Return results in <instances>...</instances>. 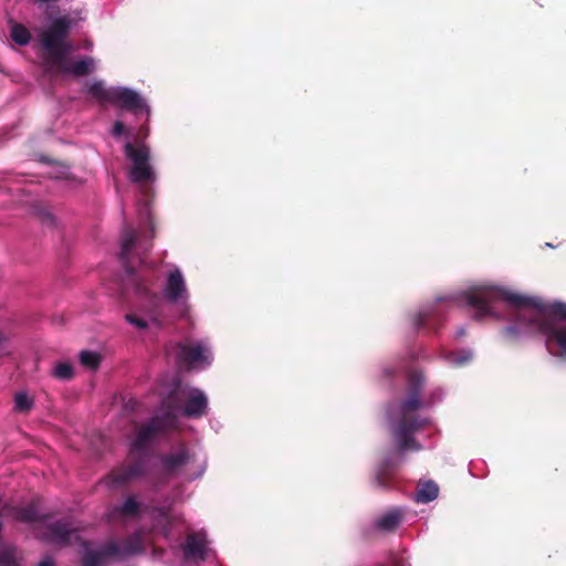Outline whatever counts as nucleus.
I'll return each mask as SVG.
<instances>
[{
    "instance_id": "nucleus-1",
    "label": "nucleus",
    "mask_w": 566,
    "mask_h": 566,
    "mask_svg": "<svg viewBox=\"0 0 566 566\" xmlns=\"http://www.w3.org/2000/svg\"><path fill=\"white\" fill-rule=\"evenodd\" d=\"M455 307L474 310L473 318L478 321L489 316L510 321L502 329L503 336L510 340L539 334L552 355L566 358L564 302H544L504 285L481 284L422 304L410 318L412 327L439 334L447 314Z\"/></svg>"
},
{
    "instance_id": "nucleus-2",
    "label": "nucleus",
    "mask_w": 566,
    "mask_h": 566,
    "mask_svg": "<svg viewBox=\"0 0 566 566\" xmlns=\"http://www.w3.org/2000/svg\"><path fill=\"white\" fill-rule=\"evenodd\" d=\"M151 248L149 239L138 240L136 232L129 226H125L120 233V252L125 273L122 280V293L132 294L136 302L125 319L138 331L157 332L166 324L165 302L179 307L182 315L190 311V292L182 270L176 264H168L164 276L161 295L155 290L156 277L153 266H145L139 256L140 268L134 269L130 262V253L134 249L147 252Z\"/></svg>"
},
{
    "instance_id": "nucleus-3",
    "label": "nucleus",
    "mask_w": 566,
    "mask_h": 566,
    "mask_svg": "<svg viewBox=\"0 0 566 566\" xmlns=\"http://www.w3.org/2000/svg\"><path fill=\"white\" fill-rule=\"evenodd\" d=\"M426 384L427 379L422 371H410L407 376L405 397L389 402L386 408L388 429L397 450L387 453L376 468L375 484L380 489L389 488L388 472L405 462L407 452H418L424 448L417 436L431 427L432 419L422 415L421 410L433 408L447 396L446 388L441 386L433 387L422 395Z\"/></svg>"
},
{
    "instance_id": "nucleus-4",
    "label": "nucleus",
    "mask_w": 566,
    "mask_h": 566,
    "mask_svg": "<svg viewBox=\"0 0 566 566\" xmlns=\"http://www.w3.org/2000/svg\"><path fill=\"white\" fill-rule=\"evenodd\" d=\"M50 25L44 28L40 34L43 49L48 52L51 63L63 73L75 76H84L95 71L96 61L91 56H83L73 62L67 55L73 50L72 43L67 40L73 27V20L69 14L49 17Z\"/></svg>"
},
{
    "instance_id": "nucleus-5",
    "label": "nucleus",
    "mask_w": 566,
    "mask_h": 566,
    "mask_svg": "<svg viewBox=\"0 0 566 566\" xmlns=\"http://www.w3.org/2000/svg\"><path fill=\"white\" fill-rule=\"evenodd\" d=\"M177 428V408L169 399H163L158 412L142 423L129 442V454H146L161 436Z\"/></svg>"
},
{
    "instance_id": "nucleus-6",
    "label": "nucleus",
    "mask_w": 566,
    "mask_h": 566,
    "mask_svg": "<svg viewBox=\"0 0 566 566\" xmlns=\"http://www.w3.org/2000/svg\"><path fill=\"white\" fill-rule=\"evenodd\" d=\"M157 469L166 478L184 476L192 482L202 478L207 470V461L196 463L195 455L190 450L181 446L178 449L158 457Z\"/></svg>"
},
{
    "instance_id": "nucleus-7",
    "label": "nucleus",
    "mask_w": 566,
    "mask_h": 566,
    "mask_svg": "<svg viewBox=\"0 0 566 566\" xmlns=\"http://www.w3.org/2000/svg\"><path fill=\"white\" fill-rule=\"evenodd\" d=\"M124 153L130 161L128 170L130 182L139 186L145 198L150 197L153 195L151 186L157 180L156 171L150 164V148L145 144L134 145L132 142H127Z\"/></svg>"
},
{
    "instance_id": "nucleus-8",
    "label": "nucleus",
    "mask_w": 566,
    "mask_h": 566,
    "mask_svg": "<svg viewBox=\"0 0 566 566\" xmlns=\"http://www.w3.org/2000/svg\"><path fill=\"white\" fill-rule=\"evenodd\" d=\"M175 359L178 366L188 370H205L212 365V346L207 338L190 343H176Z\"/></svg>"
},
{
    "instance_id": "nucleus-9",
    "label": "nucleus",
    "mask_w": 566,
    "mask_h": 566,
    "mask_svg": "<svg viewBox=\"0 0 566 566\" xmlns=\"http://www.w3.org/2000/svg\"><path fill=\"white\" fill-rule=\"evenodd\" d=\"M186 398V402L181 409V413L188 418H200L208 409V397L199 388L186 387L176 378L172 380L171 390L164 399L170 400V406H176L179 411V400Z\"/></svg>"
},
{
    "instance_id": "nucleus-10",
    "label": "nucleus",
    "mask_w": 566,
    "mask_h": 566,
    "mask_svg": "<svg viewBox=\"0 0 566 566\" xmlns=\"http://www.w3.org/2000/svg\"><path fill=\"white\" fill-rule=\"evenodd\" d=\"M179 549L186 563L197 564L206 562L210 557H216V552L211 547V541L205 528L188 533L185 541L179 545Z\"/></svg>"
},
{
    "instance_id": "nucleus-11",
    "label": "nucleus",
    "mask_w": 566,
    "mask_h": 566,
    "mask_svg": "<svg viewBox=\"0 0 566 566\" xmlns=\"http://www.w3.org/2000/svg\"><path fill=\"white\" fill-rule=\"evenodd\" d=\"M112 105L128 112L136 118L145 116L146 120H149L151 116V107L148 99L137 90L129 86H116Z\"/></svg>"
},
{
    "instance_id": "nucleus-12",
    "label": "nucleus",
    "mask_w": 566,
    "mask_h": 566,
    "mask_svg": "<svg viewBox=\"0 0 566 566\" xmlns=\"http://www.w3.org/2000/svg\"><path fill=\"white\" fill-rule=\"evenodd\" d=\"M148 515L153 527L166 539H170L172 537L176 524L185 523L184 514L172 510V502L167 505H156L150 507L148 510Z\"/></svg>"
},
{
    "instance_id": "nucleus-13",
    "label": "nucleus",
    "mask_w": 566,
    "mask_h": 566,
    "mask_svg": "<svg viewBox=\"0 0 566 566\" xmlns=\"http://www.w3.org/2000/svg\"><path fill=\"white\" fill-rule=\"evenodd\" d=\"M137 455L138 459L127 467H119L113 470L105 478V484L108 488L117 489L128 484L133 480L146 476L148 473V461L146 459V454Z\"/></svg>"
},
{
    "instance_id": "nucleus-14",
    "label": "nucleus",
    "mask_w": 566,
    "mask_h": 566,
    "mask_svg": "<svg viewBox=\"0 0 566 566\" xmlns=\"http://www.w3.org/2000/svg\"><path fill=\"white\" fill-rule=\"evenodd\" d=\"M38 535L48 543L60 545H67L78 537L77 530L69 520H59L45 524V530L39 532Z\"/></svg>"
},
{
    "instance_id": "nucleus-15",
    "label": "nucleus",
    "mask_w": 566,
    "mask_h": 566,
    "mask_svg": "<svg viewBox=\"0 0 566 566\" xmlns=\"http://www.w3.org/2000/svg\"><path fill=\"white\" fill-rule=\"evenodd\" d=\"M119 552V543L109 541L97 549H91L88 542L82 543V566H105V559Z\"/></svg>"
},
{
    "instance_id": "nucleus-16",
    "label": "nucleus",
    "mask_w": 566,
    "mask_h": 566,
    "mask_svg": "<svg viewBox=\"0 0 566 566\" xmlns=\"http://www.w3.org/2000/svg\"><path fill=\"white\" fill-rule=\"evenodd\" d=\"M403 514L405 510L402 507H391L374 521V528L382 533L394 532L400 525Z\"/></svg>"
},
{
    "instance_id": "nucleus-17",
    "label": "nucleus",
    "mask_w": 566,
    "mask_h": 566,
    "mask_svg": "<svg viewBox=\"0 0 566 566\" xmlns=\"http://www.w3.org/2000/svg\"><path fill=\"white\" fill-rule=\"evenodd\" d=\"M116 86H106L101 78H94L85 85V93L101 104H112Z\"/></svg>"
},
{
    "instance_id": "nucleus-18",
    "label": "nucleus",
    "mask_w": 566,
    "mask_h": 566,
    "mask_svg": "<svg viewBox=\"0 0 566 566\" xmlns=\"http://www.w3.org/2000/svg\"><path fill=\"white\" fill-rule=\"evenodd\" d=\"M143 553H145L144 534L142 531H136L123 544H119V552L114 554L113 557L123 559Z\"/></svg>"
},
{
    "instance_id": "nucleus-19",
    "label": "nucleus",
    "mask_w": 566,
    "mask_h": 566,
    "mask_svg": "<svg viewBox=\"0 0 566 566\" xmlns=\"http://www.w3.org/2000/svg\"><path fill=\"white\" fill-rule=\"evenodd\" d=\"M474 352L471 348H461L458 350L443 352L441 359L450 367L460 368L472 363Z\"/></svg>"
},
{
    "instance_id": "nucleus-20",
    "label": "nucleus",
    "mask_w": 566,
    "mask_h": 566,
    "mask_svg": "<svg viewBox=\"0 0 566 566\" xmlns=\"http://www.w3.org/2000/svg\"><path fill=\"white\" fill-rule=\"evenodd\" d=\"M439 495V486L432 480L424 481L419 484L413 500L417 503L427 504L434 501Z\"/></svg>"
},
{
    "instance_id": "nucleus-21",
    "label": "nucleus",
    "mask_w": 566,
    "mask_h": 566,
    "mask_svg": "<svg viewBox=\"0 0 566 566\" xmlns=\"http://www.w3.org/2000/svg\"><path fill=\"white\" fill-rule=\"evenodd\" d=\"M13 516L15 520L24 523H35L42 521V516H40L38 509L33 504L14 509Z\"/></svg>"
},
{
    "instance_id": "nucleus-22",
    "label": "nucleus",
    "mask_w": 566,
    "mask_h": 566,
    "mask_svg": "<svg viewBox=\"0 0 566 566\" xmlns=\"http://www.w3.org/2000/svg\"><path fill=\"white\" fill-rule=\"evenodd\" d=\"M22 557L14 546L0 547V566H20Z\"/></svg>"
},
{
    "instance_id": "nucleus-23",
    "label": "nucleus",
    "mask_w": 566,
    "mask_h": 566,
    "mask_svg": "<svg viewBox=\"0 0 566 566\" xmlns=\"http://www.w3.org/2000/svg\"><path fill=\"white\" fill-rule=\"evenodd\" d=\"M142 504L135 496H128L122 504L114 507V511L122 515L136 516L139 513Z\"/></svg>"
},
{
    "instance_id": "nucleus-24",
    "label": "nucleus",
    "mask_w": 566,
    "mask_h": 566,
    "mask_svg": "<svg viewBox=\"0 0 566 566\" xmlns=\"http://www.w3.org/2000/svg\"><path fill=\"white\" fill-rule=\"evenodd\" d=\"M78 359L83 367L95 370L102 361V356L95 350L85 349L80 352Z\"/></svg>"
},
{
    "instance_id": "nucleus-25",
    "label": "nucleus",
    "mask_w": 566,
    "mask_h": 566,
    "mask_svg": "<svg viewBox=\"0 0 566 566\" xmlns=\"http://www.w3.org/2000/svg\"><path fill=\"white\" fill-rule=\"evenodd\" d=\"M10 36L12 41L19 45H27L31 40L29 30L19 23H15L10 29Z\"/></svg>"
},
{
    "instance_id": "nucleus-26",
    "label": "nucleus",
    "mask_w": 566,
    "mask_h": 566,
    "mask_svg": "<svg viewBox=\"0 0 566 566\" xmlns=\"http://www.w3.org/2000/svg\"><path fill=\"white\" fill-rule=\"evenodd\" d=\"M52 376L60 380H70L73 377V368L69 363H59L53 367Z\"/></svg>"
},
{
    "instance_id": "nucleus-27",
    "label": "nucleus",
    "mask_w": 566,
    "mask_h": 566,
    "mask_svg": "<svg viewBox=\"0 0 566 566\" xmlns=\"http://www.w3.org/2000/svg\"><path fill=\"white\" fill-rule=\"evenodd\" d=\"M32 406V400L25 392H18L14 397V409L20 412L28 411Z\"/></svg>"
},
{
    "instance_id": "nucleus-28",
    "label": "nucleus",
    "mask_w": 566,
    "mask_h": 566,
    "mask_svg": "<svg viewBox=\"0 0 566 566\" xmlns=\"http://www.w3.org/2000/svg\"><path fill=\"white\" fill-rule=\"evenodd\" d=\"M32 3L38 8L46 13L53 12L55 9H57V2L59 0H31ZM49 17H55L54 14H48L46 20H49ZM50 23V21H48Z\"/></svg>"
},
{
    "instance_id": "nucleus-29",
    "label": "nucleus",
    "mask_w": 566,
    "mask_h": 566,
    "mask_svg": "<svg viewBox=\"0 0 566 566\" xmlns=\"http://www.w3.org/2000/svg\"><path fill=\"white\" fill-rule=\"evenodd\" d=\"M39 217H40V220L43 224H46V226H53L55 223V218L54 216L52 214V212L48 209H41L39 211Z\"/></svg>"
},
{
    "instance_id": "nucleus-30",
    "label": "nucleus",
    "mask_w": 566,
    "mask_h": 566,
    "mask_svg": "<svg viewBox=\"0 0 566 566\" xmlns=\"http://www.w3.org/2000/svg\"><path fill=\"white\" fill-rule=\"evenodd\" d=\"M124 132H125L124 123L120 120H116L112 127V135L114 137H119L124 134Z\"/></svg>"
},
{
    "instance_id": "nucleus-31",
    "label": "nucleus",
    "mask_w": 566,
    "mask_h": 566,
    "mask_svg": "<svg viewBox=\"0 0 566 566\" xmlns=\"http://www.w3.org/2000/svg\"><path fill=\"white\" fill-rule=\"evenodd\" d=\"M397 370H398V367H396V366H385L382 368V374L386 377H390V376L395 375L397 373Z\"/></svg>"
},
{
    "instance_id": "nucleus-32",
    "label": "nucleus",
    "mask_w": 566,
    "mask_h": 566,
    "mask_svg": "<svg viewBox=\"0 0 566 566\" xmlns=\"http://www.w3.org/2000/svg\"><path fill=\"white\" fill-rule=\"evenodd\" d=\"M53 565H54V560L51 557H45L38 564V566H53Z\"/></svg>"
},
{
    "instance_id": "nucleus-33",
    "label": "nucleus",
    "mask_w": 566,
    "mask_h": 566,
    "mask_svg": "<svg viewBox=\"0 0 566 566\" xmlns=\"http://www.w3.org/2000/svg\"><path fill=\"white\" fill-rule=\"evenodd\" d=\"M465 327L464 326H460L458 327V329L455 331V338H461L465 335Z\"/></svg>"
},
{
    "instance_id": "nucleus-34",
    "label": "nucleus",
    "mask_w": 566,
    "mask_h": 566,
    "mask_svg": "<svg viewBox=\"0 0 566 566\" xmlns=\"http://www.w3.org/2000/svg\"><path fill=\"white\" fill-rule=\"evenodd\" d=\"M66 176H67L66 167H63V170L60 174L54 175L53 177L56 179H62V178H65Z\"/></svg>"
},
{
    "instance_id": "nucleus-35",
    "label": "nucleus",
    "mask_w": 566,
    "mask_h": 566,
    "mask_svg": "<svg viewBox=\"0 0 566 566\" xmlns=\"http://www.w3.org/2000/svg\"><path fill=\"white\" fill-rule=\"evenodd\" d=\"M7 342V337L3 333H0V347Z\"/></svg>"
},
{
    "instance_id": "nucleus-36",
    "label": "nucleus",
    "mask_w": 566,
    "mask_h": 566,
    "mask_svg": "<svg viewBox=\"0 0 566 566\" xmlns=\"http://www.w3.org/2000/svg\"><path fill=\"white\" fill-rule=\"evenodd\" d=\"M153 486H154L155 490H158V483L157 482L154 481L153 482Z\"/></svg>"
}]
</instances>
